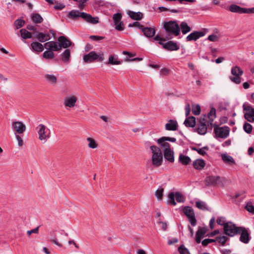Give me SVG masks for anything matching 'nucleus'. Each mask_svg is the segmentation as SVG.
Masks as SVG:
<instances>
[{"mask_svg": "<svg viewBox=\"0 0 254 254\" xmlns=\"http://www.w3.org/2000/svg\"><path fill=\"white\" fill-rule=\"evenodd\" d=\"M156 141L158 144L163 149L165 159L171 163L174 162V151L173 149L171 148L170 144L168 141L175 142L176 141V138L163 136L158 138Z\"/></svg>", "mask_w": 254, "mask_h": 254, "instance_id": "nucleus-1", "label": "nucleus"}, {"mask_svg": "<svg viewBox=\"0 0 254 254\" xmlns=\"http://www.w3.org/2000/svg\"><path fill=\"white\" fill-rule=\"evenodd\" d=\"M11 128L18 141V145L19 147L22 146L23 145L22 137L26 129L25 125L20 121H13L11 124Z\"/></svg>", "mask_w": 254, "mask_h": 254, "instance_id": "nucleus-2", "label": "nucleus"}, {"mask_svg": "<svg viewBox=\"0 0 254 254\" xmlns=\"http://www.w3.org/2000/svg\"><path fill=\"white\" fill-rule=\"evenodd\" d=\"M151 151L152 165L155 167L160 166L163 162V154L161 149L155 145L150 147Z\"/></svg>", "mask_w": 254, "mask_h": 254, "instance_id": "nucleus-3", "label": "nucleus"}, {"mask_svg": "<svg viewBox=\"0 0 254 254\" xmlns=\"http://www.w3.org/2000/svg\"><path fill=\"white\" fill-rule=\"evenodd\" d=\"M164 28L168 33L169 36L171 35L178 36L180 32V28L179 24L174 21H170L165 23Z\"/></svg>", "mask_w": 254, "mask_h": 254, "instance_id": "nucleus-4", "label": "nucleus"}, {"mask_svg": "<svg viewBox=\"0 0 254 254\" xmlns=\"http://www.w3.org/2000/svg\"><path fill=\"white\" fill-rule=\"evenodd\" d=\"M36 129L38 134V139L43 143H45L51 136L50 129L43 124L39 125L37 127Z\"/></svg>", "mask_w": 254, "mask_h": 254, "instance_id": "nucleus-5", "label": "nucleus"}, {"mask_svg": "<svg viewBox=\"0 0 254 254\" xmlns=\"http://www.w3.org/2000/svg\"><path fill=\"white\" fill-rule=\"evenodd\" d=\"M216 117V110L214 108H212L209 112L208 113V115H204L203 117H201L200 119L207 124L208 126H210L212 127V126L216 125L214 124V121Z\"/></svg>", "mask_w": 254, "mask_h": 254, "instance_id": "nucleus-6", "label": "nucleus"}, {"mask_svg": "<svg viewBox=\"0 0 254 254\" xmlns=\"http://www.w3.org/2000/svg\"><path fill=\"white\" fill-rule=\"evenodd\" d=\"M243 108L246 111L245 118L250 122L254 123V108L246 102L243 104Z\"/></svg>", "mask_w": 254, "mask_h": 254, "instance_id": "nucleus-7", "label": "nucleus"}, {"mask_svg": "<svg viewBox=\"0 0 254 254\" xmlns=\"http://www.w3.org/2000/svg\"><path fill=\"white\" fill-rule=\"evenodd\" d=\"M240 227H236V225L231 222H228L224 226V231L225 234L233 237L238 234Z\"/></svg>", "mask_w": 254, "mask_h": 254, "instance_id": "nucleus-8", "label": "nucleus"}, {"mask_svg": "<svg viewBox=\"0 0 254 254\" xmlns=\"http://www.w3.org/2000/svg\"><path fill=\"white\" fill-rule=\"evenodd\" d=\"M103 57L104 54L103 53L97 54L94 51H92L83 56V61L87 63H92L98 59L99 61H103Z\"/></svg>", "mask_w": 254, "mask_h": 254, "instance_id": "nucleus-9", "label": "nucleus"}, {"mask_svg": "<svg viewBox=\"0 0 254 254\" xmlns=\"http://www.w3.org/2000/svg\"><path fill=\"white\" fill-rule=\"evenodd\" d=\"M183 212L187 216L191 226H194L196 224V220L195 218L193 209L189 206H186L183 209Z\"/></svg>", "mask_w": 254, "mask_h": 254, "instance_id": "nucleus-10", "label": "nucleus"}, {"mask_svg": "<svg viewBox=\"0 0 254 254\" xmlns=\"http://www.w3.org/2000/svg\"><path fill=\"white\" fill-rule=\"evenodd\" d=\"M214 133L216 137L225 138L229 135V129L226 127H216L214 128Z\"/></svg>", "mask_w": 254, "mask_h": 254, "instance_id": "nucleus-11", "label": "nucleus"}, {"mask_svg": "<svg viewBox=\"0 0 254 254\" xmlns=\"http://www.w3.org/2000/svg\"><path fill=\"white\" fill-rule=\"evenodd\" d=\"M80 18L83 19L85 22L90 24H96L99 23L98 17H92L90 14L85 12H80Z\"/></svg>", "mask_w": 254, "mask_h": 254, "instance_id": "nucleus-12", "label": "nucleus"}, {"mask_svg": "<svg viewBox=\"0 0 254 254\" xmlns=\"http://www.w3.org/2000/svg\"><path fill=\"white\" fill-rule=\"evenodd\" d=\"M238 234H241L240 238L241 242L245 244L249 243L250 239V236L248 230L246 228L240 227Z\"/></svg>", "mask_w": 254, "mask_h": 254, "instance_id": "nucleus-13", "label": "nucleus"}, {"mask_svg": "<svg viewBox=\"0 0 254 254\" xmlns=\"http://www.w3.org/2000/svg\"><path fill=\"white\" fill-rule=\"evenodd\" d=\"M77 101V98L74 96L66 97L64 100V105L66 109L71 108L75 106Z\"/></svg>", "mask_w": 254, "mask_h": 254, "instance_id": "nucleus-14", "label": "nucleus"}, {"mask_svg": "<svg viewBox=\"0 0 254 254\" xmlns=\"http://www.w3.org/2000/svg\"><path fill=\"white\" fill-rule=\"evenodd\" d=\"M45 48L51 51H59L61 50L59 43L55 41H49L44 44Z\"/></svg>", "mask_w": 254, "mask_h": 254, "instance_id": "nucleus-15", "label": "nucleus"}, {"mask_svg": "<svg viewBox=\"0 0 254 254\" xmlns=\"http://www.w3.org/2000/svg\"><path fill=\"white\" fill-rule=\"evenodd\" d=\"M220 178L218 176H208L205 180L206 186H215L220 183Z\"/></svg>", "mask_w": 254, "mask_h": 254, "instance_id": "nucleus-16", "label": "nucleus"}, {"mask_svg": "<svg viewBox=\"0 0 254 254\" xmlns=\"http://www.w3.org/2000/svg\"><path fill=\"white\" fill-rule=\"evenodd\" d=\"M204 36V33L200 31H194L189 34L186 38L187 41H196L199 38Z\"/></svg>", "mask_w": 254, "mask_h": 254, "instance_id": "nucleus-17", "label": "nucleus"}, {"mask_svg": "<svg viewBox=\"0 0 254 254\" xmlns=\"http://www.w3.org/2000/svg\"><path fill=\"white\" fill-rule=\"evenodd\" d=\"M44 46L39 42H33L31 43L30 48L34 52L39 53L44 50Z\"/></svg>", "mask_w": 254, "mask_h": 254, "instance_id": "nucleus-18", "label": "nucleus"}, {"mask_svg": "<svg viewBox=\"0 0 254 254\" xmlns=\"http://www.w3.org/2000/svg\"><path fill=\"white\" fill-rule=\"evenodd\" d=\"M58 41L59 45L61 46V50L62 49V47L66 48L71 45V42L70 41L63 36H60L58 38Z\"/></svg>", "mask_w": 254, "mask_h": 254, "instance_id": "nucleus-19", "label": "nucleus"}, {"mask_svg": "<svg viewBox=\"0 0 254 254\" xmlns=\"http://www.w3.org/2000/svg\"><path fill=\"white\" fill-rule=\"evenodd\" d=\"M178 123L176 121L170 120L165 125V129L167 130L175 131L177 130Z\"/></svg>", "mask_w": 254, "mask_h": 254, "instance_id": "nucleus-20", "label": "nucleus"}, {"mask_svg": "<svg viewBox=\"0 0 254 254\" xmlns=\"http://www.w3.org/2000/svg\"><path fill=\"white\" fill-rule=\"evenodd\" d=\"M206 233V228L204 227H200L198 228L196 234L195 241L197 243H200L201 240L203 238L204 235Z\"/></svg>", "mask_w": 254, "mask_h": 254, "instance_id": "nucleus-21", "label": "nucleus"}, {"mask_svg": "<svg viewBox=\"0 0 254 254\" xmlns=\"http://www.w3.org/2000/svg\"><path fill=\"white\" fill-rule=\"evenodd\" d=\"M177 44L172 41L166 42L164 44V49L169 51H177L179 49Z\"/></svg>", "mask_w": 254, "mask_h": 254, "instance_id": "nucleus-22", "label": "nucleus"}, {"mask_svg": "<svg viewBox=\"0 0 254 254\" xmlns=\"http://www.w3.org/2000/svg\"><path fill=\"white\" fill-rule=\"evenodd\" d=\"M207 124L204 123L203 121L200 119V125L197 129V132L201 135H204L207 132Z\"/></svg>", "mask_w": 254, "mask_h": 254, "instance_id": "nucleus-23", "label": "nucleus"}, {"mask_svg": "<svg viewBox=\"0 0 254 254\" xmlns=\"http://www.w3.org/2000/svg\"><path fill=\"white\" fill-rule=\"evenodd\" d=\"M205 166V161L202 159H196L193 162V166L196 170H202Z\"/></svg>", "mask_w": 254, "mask_h": 254, "instance_id": "nucleus-24", "label": "nucleus"}, {"mask_svg": "<svg viewBox=\"0 0 254 254\" xmlns=\"http://www.w3.org/2000/svg\"><path fill=\"white\" fill-rule=\"evenodd\" d=\"M44 78L47 82L53 85H56L57 82V78L53 74H46Z\"/></svg>", "mask_w": 254, "mask_h": 254, "instance_id": "nucleus-25", "label": "nucleus"}, {"mask_svg": "<svg viewBox=\"0 0 254 254\" xmlns=\"http://www.w3.org/2000/svg\"><path fill=\"white\" fill-rule=\"evenodd\" d=\"M127 14L132 19L139 20L143 17V14L140 12H135L132 11H128Z\"/></svg>", "mask_w": 254, "mask_h": 254, "instance_id": "nucleus-26", "label": "nucleus"}, {"mask_svg": "<svg viewBox=\"0 0 254 254\" xmlns=\"http://www.w3.org/2000/svg\"><path fill=\"white\" fill-rule=\"evenodd\" d=\"M144 35L147 37H152L155 34V29L154 28L145 27L142 29Z\"/></svg>", "mask_w": 254, "mask_h": 254, "instance_id": "nucleus-27", "label": "nucleus"}, {"mask_svg": "<svg viewBox=\"0 0 254 254\" xmlns=\"http://www.w3.org/2000/svg\"><path fill=\"white\" fill-rule=\"evenodd\" d=\"M229 10L232 12L245 13V8H242L236 4H232L229 6Z\"/></svg>", "mask_w": 254, "mask_h": 254, "instance_id": "nucleus-28", "label": "nucleus"}, {"mask_svg": "<svg viewBox=\"0 0 254 254\" xmlns=\"http://www.w3.org/2000/svg\"><path fill=\"white\" fill-rule=\"evenodd\" d=\"M221 158L223 162L226 164L230 165H234L235 164V161L233 158L227 154H222Z\"/></svg>", "mask_w": 254, "mask_h": 254, "instance_id": "nucleus-29", "label": "nucleus"}, {"mask_svg": "<svg viewBox=\"0 0 254 254\" xmlns=\"http://www.w3.org/2000/svg\"><path fill=\"white\" fill-rule=\"evenodd\" d=\"M67 17L71 20H77L79 18V11L72 10L67 14Z\"/></svg>", "mask_w": 254, "mask_h": 254, "instance_id": "nucleus-30", "label": "nucleus"}, {"mask_svg": "<svg viewBox=\"0 0 254 254\" xmlns=\"http://www.w3.org/2000/svg\"><path fill=\"white\" fill-rule=\"evenodd\" d=\"M108 63L112 65H119L122 62L118 60L117 55H111L109 58Z\"/></svg>", "mask_w": 254, "mask_h": 254, "instance_id": "nucleus-31", "label": "nucleus"}, {"mask_svg": "<svg viewBox=\"0 0 254 254\" xmlns=\"http://www.w3.org/2000/svg\"><path fill=\"white\" fill-rule=\"evenodd\" d=\"M231 72L232 74L235 76H241L243 74V70L238 66L233 67Z\"/></svg>", "mask_w": 254, "mask_h": 254, "instance_id": "nucleus-32", "label": "nucleus"}, {"mask_svg": "<svg viewBox=\"0 0 254 254\" xmlns=\"http://www.w3.org/2000/svg\"><path fill=\"white\" fill-rule=\"evenodd\" d=\"M195 123V118L193 116L188 117L184 122L185 126L188 127H194Z\"/></svg>", "mask_w": 254, "mask_h": 254, "instance_id": "nucleus-33", "label": "nucleus"}, {"mask_svg": "<svg viewBox=\"0 0 254 254\" xmlns=\"http://www.w3.org/2000/svg\"><path fill=\"white\" fill-rule=\"evenodd\" d=\"M180 28L183 34H186L191 30L190 27L186 22H182L181 23Z\"/></svg>", "mask_w": 254, "mask_h": 254, "instance_id": "nucleus-34", "label": "nucleus"}, {"mask_svg": "<svg viewBox=\"0 0 254 254\" xmlns=\"http://www.w3.org/2000/svg\"><path fill=\"white\" fill-rule=\"evenodd\" d=\"M62 60L64 62H68L70 57V51L69 49H66L62 54Z\"/></svg>", "mask_w": 254, "mask_h": 254, "instance_id": "nucleus-35", "label": "nucleus"}, {"mask_svg": "<svg viewBox=\"0 0 254 254\" xmlns=\"http://www.w3.org/2000/svg\"><path fill=\"white\" fill-rule=\"evenodd\" d=\"M179 161L183 164V165H188L189 164L190 161V158L187 156L184 155L183 154H181L179 156Z\"/></svg>", "mask_w": 254, "mask_h": 254, "instance_id": "nucleus-36", "label": "nucleus"}, {"mask_svg": "<svg viewBox=\"0 0 254 254\" xmlns=\"http://www.w3.org/2000/svg\"><path fill=\"white\" fill-rule=\"evenodd\" d=\"M21 36L24 39H29L32 37V34L25 29H21L20 30Z\"/></svg>", "mask_w": 254, "mask_h": 254, "instance_id": "nucleus-37", "label": "nucleus"}, {"mask_svg": "<svg viewBox=\"0 0 254 254\" xmlns=\"http://www.w3.org/2000/svg\"><path fill=\"white\" fill-rule=\"evenodd\" d=\"M87 141L88 142V146L89 148L92 149L97 148L98 144L94 139L90 137H88L87 138Z\"/></svg>", "mask_w": 254, "mask_h": 254, "instance_id": "nucleus-38", "label": "nucleus"}, {"mask_svg": "<svg viewBox=\"0 0 254 254\" xmlns=\"http://www.w3.org/2000/svg\"><path fill=\"white\" fill-rule=\"evenodd\" d=\"M175 195L174 192H170L168 195L167 202L170 205H175L176 203L175 200Z\"/></svg>", "mask_w": 254, "mask_h": 254, "instance_id": "nucleus-39", "label": "nucleus"}, {"mask_svg": "<svg viewBox=\"0 0 254 254\" xmlns=\"http://www.w3.org/2000/svg\"><path fill=\"white\" fill-rule=\"evenodd\" d=\"M32 19L36 23H41L43 20L41 16L37 13L32 14Z\"/></svg>", "mask_w": 254, "mask_h": 254, "instance_id": "nucleus-40", "label": "nucleus"}, {"mask_svg": "<svg viewBox=\"0 0 254 254\" xmlns=\"http://www.w3.org/2000/svg\"><path fill=\"white\" fill-rule=\"evenodd\" d=\"M54 53L50 50L46 51L43 54V57L46 59H53L54 58Z\"/></svg>", "mask_w": 254, "mask_h": 254, "instance_id": "nucleus-41", "label": "nucleus"}, {"mask_svg": "<svg viewBox=\"0 0 254 254\" xmlns=\"http://www.w3.org/2000/svg\"><path fill=\"white\" fill-rule=\"evenodd\" d=\"M228 239V238L227 237L225 236H222L221 237H217L215 240V242H217L222 246H224Z\"/></svg>", "mask_w": 254, "mask_h": 254, "instance_id": "nucleus-42", "label": "nucleus"}, {"mask_svg": "<svg viewBox=\"0 0 254 254\" xmlns=\"http://www.w3.org/2000/svg\"><path fill=\"white\" fill-rule=\"evenodd\" d=\"M201 111L200 106L198 105H193L192 106V113L195 115L197 116L200 114Z\"/></svg>", "mask_w": 254, "mask_h": 254, "instance_id": "nucleus-43", "label": "nucleus"}, {"mask_svg": "<svg viewBox=\"0 0 254 254\" xmlns=\"http://www.w3.org/2000/svg\"><path fill=\"white\" fill-rule=\"evenodd\" d=\"M35 38L40 42H44L46 41V39H45V34L44 33L40 32L36 35Z\"/></svg>", "mask_w": 254, "mask_h": 254, "instance_id": "nucleus-44", "label": "nucleus"}, {"mask_svg": "<svg viewBox=\"0 0 254 254\" xmlns=\"http://www.w3.org/2000/svg\"><path fill=\"white\" fill-rule=\"evenodd\" d=\"M196 206L201 210L207 209V206L205 202L202 201H198L195 203Z\"/></svg>", "mask_w": 254, "mask_h": 254, "instance_id": "nucleus-45", "label": "nucleus"}, {"mask_svg": "<svg viewBox=\"0 0 254 254\" xmlns=\"http://www.w3.org/2000/svg\"><path fill=\"white\" fill-rule=\"evenodd\" d=\"M164 189L162 187H159L155 192V196L158 200H161L163 196Z\"/></svg>", "mask_w": 254, "mask_h": 254, "instance_id": "nucleus-46", "label": "nucleus"}, {"mask_svg": "<svg viewBox=\"0 0 254 254\" xmlns=\"http://www.w3.org/2000/svg\"><path fill=\"white\" fill-rule=\"evenodd\" d=\"M216 222L218 225L223 226L224 227L227 223L225 217L222 216L218 217L217 219Z\"/></svg>", "mask_w": 254, "mask_h": 254, "instance_id": "nucleus-47", "label": "nucleus"}, {"mask_svg": "<svg viewBox=\"0 0 254 254\" xmlns=\"http://www.w3.org/2000/svg\"><path fill=\"white\" fill-rule=\"evenodd\" d=\"M122 17V16L121 13H117L114 14L113 16L114 24L121 22Z\"/></svg>", "mask_w": 254, "mask_h": 254, "instance_id": "nucleus-48", "label": "nucleus"}, {"mask_svg": "<svg viewBox=\"0 0 254 254\" xmlns=\"http://www.w3.org/2000/svg\"><path fill=\"white\" fill-rule=\"evenodd\" d=\"M25 23V21L22 19H17L15 21L14 25L16 29H19L22 27Z\"/></svg>", "mask_w": 254, "mask_h": 254, "instance_id": "nucleus-49", "label": "nucleus"}, {"mask_svg": "<svg viewBox=\"0 0 254 254\" xmlns=\"http://www.w3.org/2000/svg\"><path fill=\"white\" fill-rule=\"evenodd\" d=\"M244 130L248 133H250L252 131V126L248 123H246L243 126Z\"/></svg>", "mask_w": 254, "mask_h": 254, "instance_id": "nucleus-50", "label": "nucleus"}, {"mask_svg": "<svg viewBox=\"0 0 254 254\" xmlns=\"http://www.w3.org/2000/svg\"><path fill=\"white\" fill-rule=\"evenodd\" d=\"M175 198L177 202H182L184 201V196L180 192H177L175 194Z\"/></svg>", "mask_w": 254, "mask_h": 254, "instance_id": "nucleus-51", "label": "nucleus"}, {"mask_svg": "<svg viewBox=\"0 0 254 254\" xmlns=\"http://www.w3.org/2000/svg\"><path fill=\"white\" fill-rule=\"evenodd\" d=\"M192 149L196 151L198 153L201 155H204L206 154V150L207 149V147H204L201 148H193Z\"/></svg>", "mask_w": 254, "mask_h": 254, "instance_id": "nucleus-52", "label": "nucleus"}, {"mask_svg": "<svg viewBox=\"0 0 254 254\" xmlns=\"http://www.w3.org/2000/svg\"><path fill=\"white\" fill-rule=\"evenodd\" d=\"M230 79L232 82L236 84H240L241 82V76H231L230 77Z\"/></svg>", "mask_w": 254, "mask_h": 254, "instance_id": "nucleus-53", "label": "nucleus"}, {"mask_svg": "<svg viewBox=\"0 0 254 254\" xmlns=\"http://www.w3.org/2000/svg\"><path fill=\"white\" fill-rule=\"evenodd\" d=\"M116 29L119 31H122L124 29V25L122 21L115 23Z\"/></svg>", "mask_w": 254, "mask_h": 254, "instance_id": "nucleus-54", "label": "nucleus"}, {"mask_svg": "<svg viewBox=\"0 0 254 254\" xmlns=\"http://www.w3.org/2000/svg\"><path fill=\"white\" fill-rule=\"evenodd\" d=\"M178 250L180 254H190L188 250L184 246H180Z\"/></svg>", "mask_w": 254, "mask_h": 254, "instance_id": "nucleus-55", "label": "nucleus"}, {"mask_svg": "<svg viewBox=\"0 0 254 254\" xmlns=\"http://www.w3.org/2000/svg\"><path fill=\"white\" fill-rule=\"evenodd\" d=\"M208 40H209L210 41H212V42H216L219 39V37L218 36L216 35H215V34H212V35H209L208 37Z\"/></svg>", "mask_w": 254, "mask_h": 254, "instance_id": "nucleus-56", "label": "nucleus"}, {"mask_svg": "<svg viewBox=\"0 0 254 254\" xmlns=\"http://www.w3.org/2000/svg\"><path fill=\"white\" fill-rule=\"evenodd\" d=\"M215 242V240L206 239L202 241V245L204 246H207L208 244Z\"/></svg>", "mask_w": 254, "mask_h": 254, "instance_id": "nucleus-57", "label": "nucleus"}, {"mask_svg": "<svg viewBox=\"0 0 254 254\" xmlns=\"http://www.w3.org/2000/svg\"><path fill=\"white\" fill-rule=\"evenodd\" d=\"M158 224L160 225V227L163 231H166L167 230L168 225L166 222L160 221L158 222Z\"/></svg>", "mask_w": 254, "mask_h": 254, "instance_id": "nucleus-58", "label": "nucleus"}, {"mask_svg": "<svg viewBox=\"0 0 254 254\" xmlns=\"http://www.w3.org/2000/svg\"><path fill=\"white\" fill-rule=\"evenodd\" d=\"M123 54L125 55H127V57L126 58H128L130 59V58L134 57L136 54L135 53H131L127 51H123Z\"/></svg>", "mask_w": 254, "mask_h": 254, "instance_id": "nucleus-59", "label": "nucleus"}, {"mask_svg": "<svg viewBox=\"0 0 254 254\" xmlns=\"http://www.w3.org/2000/svg\"><path fill=\"white\" fill-rule=\"evenodd\" d=\"M246 209L247 210L251 212V213H254V206L253 205H252V204H248L247 205H246Z\"/></svg>", "mask_w": 254, "mask_h": 254, "instance_id": "nucleus-60", "label": "nucleus"}, {"mask_svg": "<svg viewBox=\"0 0 254 254\" xmlns=\"http://www.w3.org/2000/svg\"><path fill=\"white\" fill-rule=\"evenodd\" d=\"M64 7L65 5L64 4L61 3L56 4L54 6L55 9L58 10H62Z\"/></svg>", "mask_w": 254, "mask_h": 254, "instance_id": "nucleus-61", "label": "nucleus"}, {"mask_svg": "<svg viewBox=\"0 0 254 254\" xmlns=\"http://www.w3.org/2000/svg\"><path fill=\"white\" fill-rule=\"evenodd\" d=\"M39 227L38 226V227H37V228H36L35 229H33L32 230L28 231H27V234L28 235H31L33 233L37 234L38 233V231H39Z\"/></svg>", "mask_w": 254, "mask_h": 254, "instance_id": "nucleus-62", "label": "nucleus"}, {"mask_svg": "<svg viewBox=\"0 0 254 254\" xmlns=\"http://www.w3.org/2000/svg\"><path fill=\"white\" fill-rule=\"evenodd\" d=\"M90 38L93 41H99L103 39V37L99 36H91Z\"/></svg>", "mask_w": 254, "mask_h": 254, "instance_id": "nucleus-63", "label": "nucleus"}, {"mask_svg": "<svg viewBox=\"0 0 254 254\" xmlns=\"http://www.w3.org/2000/svg\"><path fill=\"white\" fill-rule=\"evenodd\" d=\"M215 223V217H213L210 219V222H209V226L211 229H213L214 228Z\"/></svg>", "mask_w": 254, "mask_h": 254, "instance_id": "nucleus-64", "label": "nucleus"}]
</instances>
